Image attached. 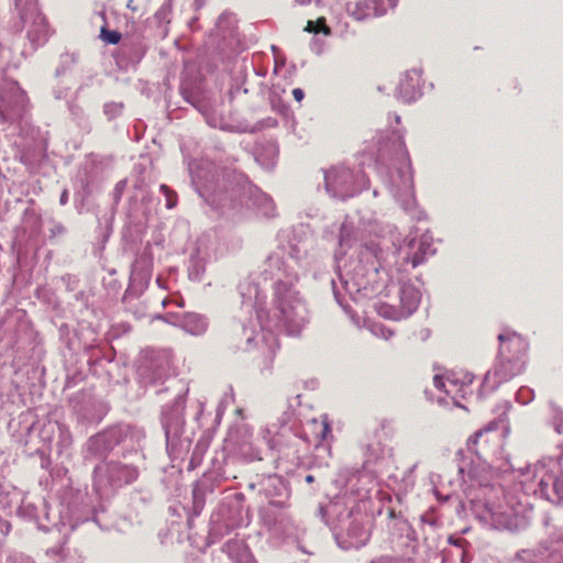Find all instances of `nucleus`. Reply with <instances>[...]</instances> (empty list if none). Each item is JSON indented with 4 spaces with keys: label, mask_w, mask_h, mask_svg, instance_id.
<instances>
[{
    "label": "nucleus",
    "mask_w": 563,
    "mask_h": 563,
    "mask_svg": "<svg viewBox=\"0 0 563 563\" xmlns=\"http://www.w3.org/2000/svg\"><path fill=\"white\" fill-rule=\"evenodd\" d=\"M188 170L197 194L219 213L247 209L258 217H275L273 198L253 185L243 173L205 158L190 161Z\"/></svg>",
    "instance_id": "39448f33"
},
{
    "label": "nucleus",
    "mask_w": 563,
    "mask_h": 563,
    "mask_svg": "<svg viewBox=\"0 0 563 563\" xmlns=\"http://www.w3.org/2000/svg\"><path fill=\"white\" fill-rule=\"evenodd\" d=\"M307 428L314 434L316 448L328 450V446L323 445L322 442L327 440L328 435L331 433L330 423L327 420L319 422L313 419L308 423Z\"/></svg>",
    "instance_id": "7c9ffc66"
},
{
    "label": "nucleus",
    "mask_w": 563,
    "mask_h": 563,
    "mask_svg": "<svg viewBox=\"0 0 563 563\" xmlns=\"http://www.w3.org/2000/svg\"><path fill=\"white\" fill-rule=\"evenodd\" d=\"M154 318L178 327L191 335L203 334L209 324L206 316L196 312H169L166 314H157Z\"/></svg>",
    "instance_id": "412c9836"
},
{
    "label": "nucleus",
    "mask_w": 563,
    "mask_h": 563,
    "mask_svg": "<svg viewBox=\"0 0 563 563\" xmlns=\"http://www.w3.org/2000/svg\"><path fill=\"white\" fill-rule=\"evenodd\" d=\"M254 73L257 77H265V75H266L265 69H263V70L254 69Z\"/></svg>",
    "instance_id": "774afa93"
},
{
    "label": "nucleus",
    "mask_w": 563,
    "mask_h": 563,
    "mask_svg": "<svg viewBox=\"0 0 563 563\" xmlns=\"http://www.w3.org/2000/svg\"><path fill=\"white\" fill-rule=\"evenodd\" d=\"M240 453L246 462L260 461L263 459L260 450L254 448L252 444L242 446L240 449Z\"/></svg>",
    "instance_id": "e433bc0d"
},
{
    "label": "nucleus",
    "mask_w": 563,
    "mask_h": 563,
    "mask_svg": "<svg viewBox=\"0 0 563 563\" xmlns=\"http://www.w3.org/2000/svg\"><path fill=\"white\" fill-rule=\"evenodd\" d=\"M185 396L177 395L172 406L162 410L161 423L165 432L166 451L172 461L184 460L190 453L188 471L197 468L209 448V440L200 438L190 452L192 432L185 427Z\"/></svg>",
    "instance_id": "0eeeda50"
},
{
    "label": "nucleus",
    "mask_w": 563,
    "mask_h": 563,
    "mask_svg": "<svg viewBox=\"0 0 563 563\" xmlns=\"http://www.w3.org/2000/svg\"><path fill=\"white\" fill-rule=\"evenodd\" d=\"M433 493L435 495V498L438 499L439 503H446V501H450L452 499H457V495H454V494H442L439 488L434 487L433 488Z\"/></svg>",
    "instance_id": "864d4df0"
},
{
    "label": "nucleus",
    "mask_w": 563,
    "mask_h": 563,
    "mask_svg": "<svg viewBox=\"0 0 563 563\" xmlns=\"http://www.w3.org/2000/svg\"><path fill=\"white\" fill-rule=\"evenodd\" d=\"M498 355L493 369H489L482 383V390L494 391L497 387L515 376L519 375L526 365V353L528 343L526 340L512 332L500 333Z\"/></svg>",
    "instance_id": "9d476101"
},
{
    "label": "nucleus",
    "mask_w": 563,
    "mask_h": 563,
    "mask_svg": "<svg viewBox=\"0 0 563 563\" xmlns=\"http://www.w3.org/2000/svg\"><path fill=\"white\" fill-rule=\"evenodd\" d=\"M323 185L331 198L346 200L367 188L368 178L362 170L338 165L323 170Z\"/></svg>",
    "instance_id": "f8f14e48"
},
{
    "label": "nucleus",
    "mask_w": 563,
    "mask_h": 563,
    "mask_svg": "<svg viewBox=\"0 0 563 563\" xmlns=\"http://www.w3.org/2000/svg\"><path fill=\"white\" fill-rule=\"evenodd\" d=\"M290 413L285 412L277 423H272L261 430V438L267 444L269 451H276L278 455L275 461L282 457L297 456L301 438L289 424Z\"/></svg>",
    "instance_id": "ddd939ff"
},
{
    "label": "nucleus",
    "mask_w": 563,
    "mask_h": 563,
    "mask_svg": "<svg viewBox=\"0 0 563 563\" xmlns=\"http://www.w3.org/2000/svg\"><path fill=\"white\" fill-rule=\"evenodd\" d=\"M14 563H34V561L29 556L18 555L14 558Z\"/></svg>",
    "instance_id": "0e129e2a"
},
{
    "label": "nucleus",
    "mask_w": 563,
    "mask_h": 563,
    "mask_svg": "<svg viewBox=\"0 0 563 563\" xmlns=\"http://www.w3.org/2000/svg\"><path fill=\"white\" fill-rule=\"evenodd\" d=\"M68 92H69V87H59L58 86L53 89V95H54L55 99H57V100L66 99L68 96Z\"/></svg>",
    "instance_id": "5fc2aeb1"
},
{
    "label": "nucleus",
    "mask_w": 563,
    "mask_h": 563,
    "mask_svg": "<svg viewBox=\"0 0 563 563\" xmlns=\"http://www.w3.org/2000/svg\"><path fill=\"white\" fill-rule=\"evenodd\" d=\"M433 384H434V387L439 390H443L445 394H450L451 393V389L448 388L446 384H450L451 386H455L456 385V382L453 380V379H446V382L444 380V378L440 375H435L433 377Z\"/></svg>",
    "instance_id": "de8ad7c7"
},
{
    "label": "nucleus",
    "mask_w": 563,
    "mask_h": 563,
    "mask_svg": "<svg viewBox=\"0 0 563 563\" xmlns=\"http://www.w3.org/2000/svg\"><path fill=\"white\" fill-rule=\"evenodd\" d=\"M551 424L559 434H563V409L554 402H550Z\"/></svg>",
    "instance_id": "2f4dec72"
},
{
    "label": "nucleus",
    "mask_w": 563,
    "mask_h": 563,
    "mask_svg": "<svg viewBox=\"0 0 563 563\" xmlns=\"http://www.w3.org/2000/svg\"><path fill=\"white\" fill-rule=\"evenodd\" d=\"M421 69L412 68L401 76L396 91L397 99L411 103L421 97Z\"/></svg>",
    "instance_id": "5701e85b"
},
{
    "label": "nucleus",
    "mask_w": 563,
    "mask_h": 563,
    "mask_svg": "<svg viewBox=\"0 0 563 563\" xmlns=\"http://www.w3.org/2000/svg\"><path fill=\"white\" fill-rule=\"evenodd\" d=\"M238 471L236 457L229 455L225 450H221L216 453L212 466L203 474V477H208V482L212 483L216 488L222 482L236 478Z\"/></svg>",
    "instance_id": "aec40b11"
},
{
    "label": "nucleus",
    "mask_w": 563,
    "mask_h": 563,
    "mask_svg": "<svg viewBox=\"0 0 563 563\" xmlns=\"http://www.w3.org/2000/svg\"><path fill=\"white\" fill-rule=\"evenodd\" d=\"M260 325L262 324L260 323ZM263 334H268L267 329L263 330V327H261V332H257L253 323L250 327L246 324H238L234 327L231 334L232 347L243 352H251L258 349L263 352L267 351V353L272 355L278 344H272L263 340Z\"/></svg>",
    "instance_id": "a211bd4d"
},
{
    "label": "nucleus",
    "mask_w": 563,
    "mask_h": 563,
    "mask_svg": "<svg viewBox=\"0 0 563 563\" xmlns=\"http://www.w3.org/2000/svg\"><path fill=\"white\" fill-rule=\"evenodd\" d=\"M187 271L188 278L191 282H201L206 272V252L197 247L195 252L190 254Z\"/></svg>",
    "instance_id": "bb28decb"
},
{
    "label": "nucleus",
    "mask_w": 563,
    "mask_h": 563,
    "mask_svg": "<svg viewBox=\"0 0 563 563\" xmlns=\"http://www.w3.org/2000/svg\"><path fill=\"white\" fill-rule=\"evenodd\" d=\"M144 438L142 429L119 423L87 440L84 460L100 459L92 472L93 488L100 496L109 497L139 478L144 461L141 450Z\"/></svg>",
    "instance_id": "7ed1b4c3"
},
{
    "label": "nucleus",
    "mask_w": 563,
    "mask_h": 563,
    "mask_svg": "<svg viewBox=\"0 0 563 563\" xmlns=\"http://www.w3.org/2000/svg\"><path fill=\"white\" fill-rule=\"evenodd\" d=\"M79 520H80V518L77 517L75 514L70 512L69 509H67V511H65L64 509L60 510V525L62 526L68 525L71 529H74Z\"/></svg>",
    "instance_id": "c03bdc74"
},
{
    "label": "nucleus",
    "mask_w": 563,
    "mask_h": 563,
    "mask_svg": "<svg viewBox=\"0 0 563 563\" xmlns=\"http://www.w3.org/2000/svg\"><path fill=\"white\" fill-rule=\"evenodd\" d=\"M27 109V97L14 80L0 78V118L3 122L21 120Z\"/></svg>",
    "instance_id": "2eb2a0df"
},
{
    "label": "nucleus",
    "mask_w": 563,
    "mask_h": 563,
    "mask_svg": "<svg viewBox=\"0 0 563 563\" xmlns=\"http://www.w3.org/2000/svg\"><path fill=\"white\" fill-rule=\"evenodd\" d=\"M350 235H351V228L346 223H342L340 228V236H339V244L340 247L349 246L350 247Z\"/></svg>",
    "instance_id": "09e8293b"
},
{
    "label": "nucleus",
    "mask_w": 563,
    "mask_h": 563,
    "mask_svg": "<svg viewBox=\"0 0 563 563\" xmlns=\"http://www.w3.org/2000/svg\"><path fill=\"white\" fill-rule=\"evenodd\" d=\"M74 408L82 417V419L87 421H90L92 419L88 412L84 411V408L77 407V405H74Z\"/></svg>",
    "instance_id": "680f3d73"
},
{
    "label": "nucleus",
    "mask_w": 563,
    "mask_h": 563,
    "mask_svg": "<svg viewBox=\"0 0 563 563\" xmlns=\"http://www.w3.org/2000/svg\"><path fill=\"white\" fill-rule=\"evenodd\" d=\"M58 429H59V437H60V441H62L63 445L65 448L69 446L71 444L70 432L64 426H58Z\"/></svg>",
    "instance_id": "603ef678"
},
{
    "label": "nucleus",
    "mask_w": 563,
    "mask_h": 563,
    "mask_svg": "<svg viewBox=\"0 0 563 563\" xmlns=\"http://www.w3.org/2000/svg\"><path fill=\"white\" fill-rule=\"evenodd\" d=\"M172 13V0H166L161 8L156 11L155 18L159 23L169 22V15Z\"/></svg>",
    "instance_id": "79ce46f5"
},
{
    "label": "nucleus",
    "mask_w": 563,
    "mask_h": 563,
    "mask_svg": "<svg viewBox=\"0 0 563 563\" xmlns=\"http://www.w3.org/2000/svg\"><path fill=\"white\" fill-rule=\"evenodd\" d=\"M407 559L383 555L378 559L373 560L371 563H415L412 555H407Z\"/></svg>",
    "instance_id": "a18cd8bd"
},
{
    "label": "nucleus",
    "mask_w": 563,
    "mask_h": 563,
    "mask_svg": "<svg viewBox=\"0 0 563 563\" xmlns=\"http://www.w3.org/2000/svg\"><path fill=\"white\" fill-rule=\"evenodd\" d=\"M280 91L284 92L285 90L280 89ZM266 92L268 93L271 108L275 112L285 114L288 110V107L280 99L279 88L277 86L267 88L266 85L261 81L258 85V93L264 97Z\"/></svg>",
    "instance_id": "c756f323"
},
{
    "label": "nucleus",
    "mask_w": 563,
    "mask_h": 563,
    "mask_svg": "<svg viewBox=\"0 0 563 563\" xmlns=\"http://www.w3.org/2000/svg\"><path fill=\"white\" fill-rule=\"evenodd\" d=\"M93 521L102 529V530H106V531H111V530H115L120 533H125L129 531V529L131 528L132 526V522L123 517V518H120L115 521H112L109 519L108 515L106 514V511H100V512H96L95 516H93Z\"/></svg>",
    "instance_id": "cd10ccee"
},
{
    "label": "nucleus",
    "mask_w": 563,
    "mask_h": 563,
    "mask_svg": "<svg viewBox=\"0 0 563 563\" xmlns=\"http://www.w3.org/2000/svg\"><path fill=\"white\" fill-rule=\"evenodd\" d=\"M509 468L517 474L516 478L526 495L539 496L554 505L563 506V475L556 476L545 462L516 470L509 464Z\"/></svg>",
    "instance_id": "9b49d317"
},
{
    "label": "nucleus",
    "mask_w": 563,
    "mask_h": 563,
    "mask_svg": "<svg viewBox=\"0 0 563 563\" xmlns=\"http://www.w3.org/2000/svg\"><path fill=\"white\" fill-rule=\"evenodd\" d=\"M377 166L385 167L382 180L388 187L389 192L405 210H410L416 205L413 195V177L408 152L401 136L380 146L377 152Z\"/></svg>",
    "instance_id": "6e6552de"
},
{
    "label": "nucleus",
    "mask_w": 563,
    "mask_h": 563,
    "mask_svg": "<svg viewBox=\"0 0 563 563\" xmlns=\"http://www.w3.org/2000/svg\"><path fill=\"white\" fill-rule=\"evenodd\" d=\"M144 54L145 49L141 45H137L134 47V56L131 57V59L133 62H140Z\"/></svg>",
    "instance_id": "bf43d9fd"
},
{
    "label": "nucleus",
    "mask_w": 563,
    "mask_h": 563,
    "mask_svg": "<svg viewBox=\"0 0 563 563\" xmlns=\"http://www.w3.org/2000/svg\"><path fill=\"white\" fill-rule=\"evenodd\" d=\"M222 552L235 563H256L246 545L238 539H230L222 545Z\"/></svg>",
    "instance_id": "a878e982"
},
{
    "label": "nucleus",
    "mask_w": 563,
    "mask_h": 563,
    "mask_svg": "<svg viewBox=\"0 0 563 563\" xmlns=\"http://www.w3.org/2000/svg\"><path fill=\"white\" fill-rule=\"evenodd\" d=\"M435 254L433 238L429 232L421 234L419 239H408L390 255L386 254L374 241L362 244L356 256H351L343 267L338 266L336 278H331L332 292L336 303L353 320L356 312L350 306L349 300L358 305L376 296L390 297L396 295V302H379L375 310L384 319L400 321L410 317L419 307L421 292L410 280L393 282L391 269L394 264L399 273L405 265L412 268L424 263L427 257Z\"/></svg>",
    "instance_id": "f257e3e1"
},
{
    "label": "nucleus",
    "mask_w": 563,
    "mask_h": 563,
    "mask_svg": "<svg viewBox=\"0 0 563 563\" xmlns=\"http://www.w3.org/2000/svg\"><path fill=\"white\" fill-rule=\"evenodd\" d=\"M159 191L165 197V206L167 209H173L176 207L178 197L176 191H174L172 188H169L167 185H161Z\"/></svg>",
    "instance_id": "c9c22d12"
},
{
    "label": "nucleus",
    "mask_w": 563,
    "mask_h": 563,
    "mask_svg": "<svg viewBox=\"0 0 563 563\" xmlns=\"http://www.w3.org/2000/svg\"><path fill=\"white\" fill-rule=\"evenodd\" d=\"M169 367L170 364L166 353L146 350L140 358L137 375L145 386L155 385L163 383L168 377Z\"/></svg>",
    "instance_id": "dca6fc26"
},
{
    "label": "nucleus",
    "mask_w": 563,
    "mask_h": 563,
    "mask_svg": "<svg viewBox=\"0 0 563 563\" xmlns=\"http://www.w3.org/2000/svg\"><path fill=\"white\" fill-rule=\"evenodd\" d=\"M305 31L313 34V38L310 42V49L317 55L322 54L325 43L319 37V35H331V29L327 25L325 18H318L316 21H308Z\"/></svg>",
    "instance_id": "393cba45"
},
{
    "label": "nucleus",
    "mask_w": 563,
    "mask_h": 563,
    "mask_svg": "<svg viewBox=\"0 0 563 563\" xmlns=\"http://www.w3.org/2000/svg\"><path fill=\"white\" fill-rule=\"evenodd\" d=\"M277 125H278V121L275 118L268 117V118L257 121L254 125H252L250 128L243 129V132L257 133L265 129L276 128Z\"/></svg>",
    "instance_id": "72a5a7b5"
},
{
    "label": "nucleus",
    "mask_w": 563,
    "mask_h": 563,
    "mask_svg": "<svg viewBox=\"0 0 563 563\" xmlns=\"http://www.w3.org/2000/svg\"><path fill=\"white\" fill-rule=\"evenodd\" d=\"M364 496L345 487L333 496L328 505H319L318 517L333 532L338 545L343 550L360 549L371 537L360 503Z\"/></svg>",
    "instance_id": "423d86ee"
},
{
    "label": "nucleus",
    "mask_w": 563,
    "mask_h": 563,
    "mask_svg": "<svg viewBox=\"0 0 563 563\" xmlns=\"http://www.w3.org/2000/svg\"><path fill=\"white\" fill-rule=\"evenodd\" d=\"M534 397L533 390L527 386H522L516 393V399L522 405L529 404Z\"/></svg>",
    "instance_id": "37998d69"
},
{
    "label": "nucleus",
    "mask_w": 563,
    "mask_h": 563,
    "mask_svg": "<svg viewBox=\"0 0 563 563\" xmlns=\"http://www.w3.org/2000/svg\"><path fill=\"white\" fill-rule=\"evenodd\" d=\"M14 8L21 25L16 32L26 29V37L33 48L43 46L49 38L51 30L45 16L37 8V0H14Z\"/></svg>",
    "instance_id": "4468645a"
},
{
    "label": "nucleus",
    "mask_w": 563,
    "mask_h": 563,
    "mask_svg": "<svg viewBox=\"0 0 563 563\" xmlns=\"http://www.w3.org/2000/svg\"><path fill=\"white\" fill-rule=\"evenodd\" d=\"M214 485L208 482V477H201L192 488V511L199 516L205 506L206 493H212Z\"/></svg>",
    "instance_id": "c85d7f7f"
},
{
    "label": "nucleus",
    "mask_w": 563,
    "mask_h": 563,
    "mask_svg": "<svg viewBox=\"0 0 563 563\" xmlns=\"http://www.w3.org/2000/svg\"><path fill=\"white\" fill-rule=\"evenodd\" d=\"M77 62V56L75 54H65L60 58V64L56 68V76L64 75L67 69H69Z\"/></svg>",
    "instance_id": "58836bf2"
},
{
    "label": "nucleus",
    "mask_w": 563,
    "mask_h": 563,
    "mask_svg": "<svg viewBox=\"0 0 563 563\" xmlns=\"http://www.w3.org/2000/svg\"><path fill=\"white\" fill-rule=\"evenodd\" d=\"M123 109V102L109 101L103 104V114L112 121L122 114Z\"/></svg>",
    "instance_id": "473e14b6"
},
{
    "label": "nucleus",
    "mask_w": 563,
    "mask_h": 563,
    "mask_svg": "<svg viewBox=\"0 0 563 563\" xmlns=\"http://www.w3.org/2000/svg\"><path fill=\"white\" fill-rule=\"evenodd\" d=\"M252 489L257 488L272 506L285 508L288 506L290 488L288 482L280 475L271 474L261 477L256 483L250 484Z\"/></svg>",
    "instance_id": "6ab92c4d"
},
{
    "label": "nucleus",
    "mask_w": 563,
    "mask_h": 563,
    "mask_svg": "<svg viewBox=\"0 0 563 563\" xmlns=\"http://www.w3.org/2000/svg\"><path fill=\"white\" fill-rule=\"evenodd\" d=\"M369 331L373 335L377 338H382L384 340H388L394 335V331L387 327H385L380 322H372L368 325Z\"/></svg>",
    "instance_id": "f704fd0d"
},
{
    "label": "nucleus",
    "mask_w": 563,
    "mask_h": 563,
    "mask_svg": "<svg viewBox=\"0 0 563 563\" xmlns=\"http://www.w3.org/2000/svg\"><path fill=\"white\" fill-rule=\"evenodd\" d=\"M10 54H11L10 47L5 46L0 41V78L4 77V75H3V65L5 63H8L9 58H10Z\"/></svg>",
    "instance_id": "8fccbe9b"
},
{
    "label": "nucleus",
    "mask_w": 563,
    "mask_h": 563,
    "mask_svg": "<svg viewBox=\"0 0 563 563\" xmlns=\"http://www.w3.org/2000/svg\"><path fill=\"white\" fill-rule=\"evenodd\" d=\"M239 91H243V93H247L249 92V89L246 87H243V86H239L236 88H231L230 90V96L231 98L233 99L234 96L239 92Z\"/></svg>",
    "instance_id": "e2e57ef3"
},
{
    "label": "nucleus",
    "mask_w": 563,
    "mask_h": 563,
    "mask_svg": "<svg viewBox=\"0 0 563 563\" xmlns=\"http://www.w3.org/2000/svg\"><path fill=\"white\" fill-rule=\"evenodd\" d=\"M441 522L431 511L424 512L419 517L418 529L413 528L407 521L400 522V547L404 548L406 555L431 563L439 559L442 538L440 534Z\"/></svg>",
    "instance_id": "1a4fd4ad"
},
{
    "label": "nucleus",
    "mask_w": 563,
    "mask_h": 563,
    "mask_svg": "<svg viewBox=\"0 0 563 563\" xmlns=\"http://www.w3.org/2000/svg\"><path fill=\"white\" fill-rule=\"evenodd\" d=\"M496 422H490L471 437L466 443L467 452L473 454L467 476L472 486L478 487V494L471 499L472 510L476 518L496 530L518 531L526 527L525 517L508 505L496 503L503 487L494 483L493 468L508 471L505 465H495L500 453V435L495 431Z\"/></svg>",
    "instance_id": "20e7f679"
},
{
    "label": "nucleus",
    "mask_w": 563,
    "mask_h": 563,
    "mask_svg": "<svg viewBox=\"0 0 563 563\" xmlns=\"http://www.w3.org/2000/svg\"><path fill=\"white\" fill-rule=\"evenodd\" d=\"M314 479H316L314 476L311 475V474H308V475L305 476V482L307 484H312L314 482Z\"/></svg>",
    "instance_id": "338daca9"
},
{
    "label": "nucleus",
    "mask_w": 563,
    "mask_h": 563,
    "mask_svg": "<svg viewBox=\"0 0 563 563\" xmlns=\"http://www.w3.org/2000/svg\"><path fill=\"white\" fill-rule=\"evenodd\" d=\"M399 0H357L349 2L347 12L356 20L363 21L369 16H382L388 9H395Z\"/></svg>",
    "instance_id": "4be33fe9"
},
{
    "label": "nucleus",
    "mask_w": 563,
    "mask_h": 563,
    "mask_svg": "<svg viewBox=\"0 0 563 563\" xmlns=\"http://www.w3.org/2000/svg\"><path fill=\"white\" fill-rule=\"evenodd\" d=\"M153 271V257L151 252L145 249L136 255L131 267L130 283L125 290L123 300L129 302L131 298L140 297L148 287Z\"/></svg>",
    "instance_id": "f3484780"
},
{
    "label": "nucleus",
    "mask_w": 563,
    "mask_h": 563,
    "mask_svg": "<svg viewBox=\"0 0 563 563\" xmlns=\"http://www.w3.org/2000/svg\"><path fill=\"white\" fill-rule=\"evenodd\" d=\"M448 542L450 543V549H441L439 558L441 559V563H470L473 559L471 553V543L462 537H449Z\"/></svg>",
    "instance_id": "b1692460"
},
{
    "label": "nucleus",
    "mask_w": 563,
    "mask_h": 563,
    "mask_svg": "<svg viewBox=\"0 0 563 563\" xmlns=\"http://www.w3.org/2000/svg\"><path fill=\"white\" fill-rule=\"evenodd\" d=\"M316 263L313 241L310 236H294L288 242V250H282L267 256L262 266L264 280L274 282L273 318L263 309L265 295L254 278L247 277L240 283L239 292L243 308L255 310L258 323L268 334L263 340L277 344L275 331L284 330L289 335L299 334L309 322V311L303 297L296 288V283Z\"/></svg>",
    "instance_id": "f03ea898"
},
{
    "label": "nucleus",
    "mask_w": 563,
    "mask_h": 563,
    "mask_svg": "<svg viewBox=\"0 0 563 563\" xmlns=\"http://www.w3.org/2000/svg\"><path fill=\"white\" fill-rule=\"evenodd\" d=\"M62 280L66 284V287H67V289H68L69 291L75 290V288H76V287H75V283H76V280H75V278H73V276H70V275H64V276L62 277Z\"/></svg>",
    "instance_id": "13d9d810"
},
{
    "label": "nucleus",
    "mask_w": 563,
    "mask_h": 563,
    "mask_svg": "<svg viewBox=\"0 0 563 563\" xmlns=\"http://www.w3.org/2000/svg\"><path fill=\"white\" fill-rule=\"evenodd\" d=\"M292 96H294L296 101L300 102L303 99V97H305V92L300 88H295L292 90Z\"/></svg>",
    "instance_id": "052dcab7"
},
{
    "label": "nucleus",
    "mask_w": 563,
    "mask_h": 563,
    "mask_svg": "<svg viewBox=\"0 0 563 563\" xmlns=\"http://www.w3.org/2000/svg\"><path fill=\"white\" fill-rule=\"evenodd\" d=\"M68 202V190L64 189L59 197V203L65 206Z\"/></svg>",
    "instance_id": "69168bd1"
},
{
    "label": "nucleus",
    "mask_w": 563,
    "mask_h": 563,
    "mask_svg": "<svg viewBox=\"0 0 563 563\" xmlns=\"http://www.w3.org/2000/svg\"><path fill=\"white\" fill-rule=\"evenodd\" d=\"M49 224V239L62 236L67 233V229L63 223L55 220H51Z\"/></svg>",
    "instance_id": "49530a36"
},
{
    "label": "nucleus",
    "mask_w": 563,
    "mask_h": 563,
    "mask_svg": "<svg viewBox=\"0 0 563 563\" xmlns=\"http://www.w3.org/2000/svg\"><path fill=\"white\" fill-rule=\"evenodd\" d=\"M68 109L71 118L76 120L78 124H85L87 122V115L80 106L68 102Z\"/></svg>",
    "instance_id": "a19ab883"
},
{
    "label": "nucleus",
    "mask_w": 563,
    "mask_h": 563,
    "mask_svg": "<svg viewBox=\"0 0 563 563\" xmlns=\"http://www.w3.org/2000/svg\"><path fill=\"white\" fill-rule=\"evenodd\" d=\"M100 37L108 44H118L122 35L115 30H109L106 26H102L100 30Z\"/></svg>",
    "instance_id": "ea45409f"
},
{
    "label": "nucleus",
    "mask_w": 563,
    "mask_h": 563,
    "mask_svg": "<svg viewBox=\"0 0 563 563\" xmlns=\"http://www.w3.org/2000/svg\"><path fill=\"white\" fill-rule=\"evenodd\" d=\"M233 19V14L231 13H227V12H223L219 18H218V22H217V26L218 29H222L223 24L225 22H229L230 20Z\"/></svg>",
    "instance_id": "4d7b16f0"
},
{
    "label": "nucleus",
    "mask_w": 563,
    "mask_h": 563,
    "mask_svg": "<svg viewBox=\"0 0 563 563\" xmlns=\"http://www.w3.org/2000/svg\"><path fill=\"white\" fill-rule=\"evenodd\" d=\"M200 112L205 115L207 123L212 128H218L219 125V119L211 113L208 109H200Z\"/></svg>",
    "instance_id": "3c124183"
},
{
    "label": "nucleus",
    "mask_w": 563,
    "mask_h": 563,
    "mask_svg": "<svg viewBox=\"0 0 563 563\" xmlns=\"http://www.w3.org/2000/svg\"><path fill=\"white\" fill-rule=\"evenodd\" d=\"M126 186V180L122 179L120 180L115 187H114V199L119 200L124 191V188Z\"/></svg>",
    "instance_id": "6e6d98bb"
},
{
    "label": "nucleus",
    "mask_w": 563,
    "mask_h": 563,
    "mask_svg": "<svg viewBox=\"0 0 563 563\" xmlns=\"http://www.w3.org/2000/svg\"><path fill=\"white\" fill-rule=\"evenodd\" d=\"M18 514L21 517L33 520L37 519V509L32 503L22 501L21 506L18 509Z\"/></svg>",
    "instance_id": "4c0bfd02"
}]
</instances>
